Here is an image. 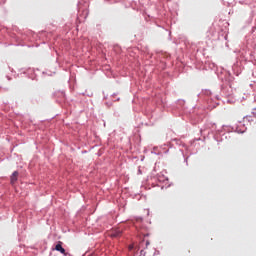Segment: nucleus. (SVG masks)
Here are the masks:
<instances>
[{
  "mask_svg": "<svg viewBox=\"0 0 256 256\" xmlns=\"http://www.w3.org/2000/svg\"><path fill=\"white\" fill-rule=\"evenodd\" d=\"M149 245H151V242H149V240L146 241V247L145 249H148Z\"/></svg>",
  "mask_w": 256,
  "mask_h": 256,
  "instance_id": "nucleus-5",
  "label": "nucleus"
},
{
  "mask_svg": "<svg viewBox=\"0 0 256 256\" xmlns=\"http://www.w3.org/2000/svg\"><path fill=\"white\" fill-rule=\"evenodd\" d=\"M134 247H135V246H134L133 244H130V245L128 246L129 251H133Z\"/></svg>",
  "mask_w": 256,
  "mask_h": 256,
  "instance_id": "nucleus-4",
  "label": "nucleus"
},
{
  "mask_svg": "<svg viewBox=\"0 0 256 256\" xmlns=\"http://www.w3.org/2000/svg\"><path fill=\"white\" fill-rule=\"evenodd\" d=\"M123 231L121 229H115L110 233V237H121Z\"/></svg>",
  "mask_w": 256,
  "mask_h": 256,
  "instance_id": "nucleus-2",
  "label": "nucleus"
},
{
  "mask_svg": "<svg viewBox=\"0 0 256 256\" xmlns=\"http://www.w3.org/2000/svg\"><path fill=\"white\" fill-rule=\"evenodd\" d=\"M18 177H19V172H17V171L13 172V174L11 175V183H12V185L17 181Z\"/></svg>",
  "mask_w": 256,
  "mask_h": 256,
  "instance_id": "nucleus-3",
  "label": "nucleus"
},
{
  "mask_svg": "<svg viewBox=\"0 0 256 256\" xmlns=\"http://www.w3.org/2000/svg\"><path fill=\"white\" fill-rule=\"evenodd\" d=\"M55 251H59L62 255L67 256V252L65 251V248H63V242L59 241L55 246Z\"/></svg>",
  "mask_w": 256,
  "mask_h": 256,
  "instance_id": "nucleus-1",
  "label": "nucleus"
}]
</instances>
